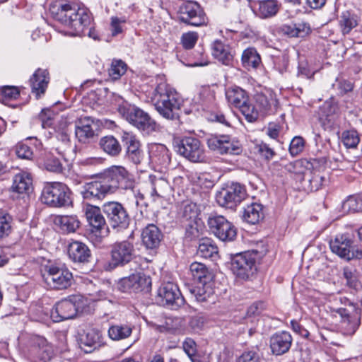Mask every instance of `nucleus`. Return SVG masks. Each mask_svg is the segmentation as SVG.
Returning <instances> with one entry per match:
<instances>
[{"mask_svg":"<svg viewBox=\"0 0 362 362\" xmlns=\"http://www.w3.org/2000/svg\"><path fill=\"white\" fill-rule=\"evenodd\" d=\"M49 12L54 19L62 24L71 28L74 35H85L88 29V35L95 39L92 35L90 25L91 18L89 12L84 8H76L70 4L55 1L50 4Z\"/></svg>","mask_w":362,"mask_h":362,"instance_id":"1","label":"nucleus"},{"mask_svg":"<svg viewBox=\"0 0 362 362\" xmlns=\"http://www.w3.org/2000/svg\"><path fill=\"white\" fill-rule=\"evenodd\" d=\"M151 100L155 109L163 118L179 119L183 100L178 93L165 81H161L153 90Z\"/></svg>","mask_w":362,"mask_h":362,"instance_id":"2","label":"nucleus"},{"mask_svg":"<svg viewBox=\"0 0 362 362\" xmlns=\"http://www.w3.org/2000/svg\"><path fill=\"white\" fill-rule=\"evenodd\" d=\"M119 114L139 131L149 134L156 131V123L150 115L141 108L128 103L118 106Z\"/></svg>","mask_w":362,"mask_h":362,"instance_id":"3","label":"nucleus"},{"mask_svg":"<svg viewBox=\"0 0 362 362\" xmlns=\"http://www.w3.org/2000/svg\"><path fill=\"white\" fill-rule=\"evenodd\" d=\"M117 191L114 182L105 170L95 180L86 183L82 187L81 194L83 199L103 200L106 196Z\"/></svg>","mask_w":362,"mask_h":362,"instance_id":"4","label":"nucleus"},{"mask_svg":"<svg viewBox=\"0 0 362 362\" xmlns=\"http://www.w3.org/2000/svg\"><path fill=\"white\" fill-rule=\"evenodd\" d=\"M41 201L52 207H65L71 204V192L64 183L47 182L42 191Z\"/></svg>","mask_w":362,"mask_h":362,"instance_id":"5","label":"nucleus"},{"mask_svg":"<svg viewBox=\"0 0 362 362\" xmlns=\"http://www.w3.org/2000/svg\"><path fill=\"white\" fill-rule=\"evenodd\" d=\"M43 277L47 286L56 290L69 288L74 280L72 273L62 262H55L47 266Z\"/></svg>","mask_w":362,"mask_h":362,"instance_id":"6","label":"nucleus"},{"mask_svg":"<svg viewBox=\"0 0 362 362\" xmlns=\"http://www.w3.org/2000/svg\"><path fill=\"white\" fill-rule=\"evenodd\" d=\"M175 151L192 163H202L206 160L205 148L195 137L185 136L174 143Z\"/></svg>","mask_w":362,"mask_h":362,"instance_id":"7","label":"nucleus"},{"mask_svg":"<svg viewBox=\"0 0 362 362\" xmlns=\"http://www.w3.org/2000/svg\"><path fill=\"white\" fill-rule=\"evenodd\" d=\"M83 305L81 296H71L56 303L51 311V318L54 322L72 319L83 311Z\"/></svg>","mask_w":362,"mask_h":362,"instance_id":"8","label":"nucleus"},{"mask_svg":"<svg viewBox=\"0 0 362 362\" xmlns=\"http://www.w3.org/2000/svg\"><path fill=\"white\" fill-rule=\"evenodd\" d=\"M226 97L228 103L238 108L248 122H252L257 119V111L250 103L245 90L238 86L230 88L226 91Z\"/></svg>","mask_w":362,"mask_h":362,"instance_id":"9","label":"nucleus"},{"mask_svg":"<svg viewBox=\"0 0 362 362\" xmlns=\"http://www.w3.org/2000/svg\"><path fill=\"white\" fill-rule=\"evenodd\" d=\"M180 21L192 26H202L207 23V17L200 5L192 1L182 4L177 11Z\"/></svg>","mask_w":362,"mask_h":362,"instance_id":"10","label":"nucleus"},{"mask_svg":"<svg viewBox=\"0 0 362 362\" xmlns=\"http://www.w3.org/2000/svg\"><path fill=\"white\" fill-rule=\"evenodd\" d=\"M102 211L113 228L122 230L129 226L130 218L121 203L115 201L105 202L102 205Z\"/></svg>","mask_w":362,"mask_h":362,"instance_id":"11","label":"nucleus"},{"mask_svg":"<svg viewBox=\"0 0 362 362\" xmlns=\"http://www.w3.org/2000/svg\"><path fill=\"white\" fill-rule=\"evenodd\" d=\"M83 209L86 220L91 227V234L100 241L101 238L107 236L108 233V227L105 218L101 214L102 207L100 208L86 203L83 204Z\"/></svg>","mask_w":362,"mask_h":362,"instance_id":"12","label":"nucleus"},{"mask_svg":"<svg viewBox=\"0 0 362 362\" xmlns=\"http://www.w3.org/2000/svg\"><path fill=\"white\" fill-rule=\"evenodd\" d=\"M206 143L209 149L220 154L238 155L242 152L240 143L227 134H212Z\"/></svg>","mask_w":362,"mask_h":362,"instance_id":"13","label":"nucleus"},{"mask_svg":"<svg viewBox=\"0 0 362 362\" xmlns=\"http://www.w3.org/2000/svg\"><path fill=\"white\" fill-rule=\"evenodd\" d=\"M151 287V279L144 272H136L122 278L117 283V288L124 293L148 292Z\"/></svg>","mask_w":362,"mask_h":362,"instance_id":"14","label":"nucleus"},{"mask_svg":"<svg viewBox=\"0 0 362 362\" xmlns=\"http://www.w3.org/2000/svg\"><path fill=\"white\" fill-rule=\"evenodd\" d=\"M207 223L210 231L222 241H232L236 237V228L223 216L211 214Z\"/></svg>","mask_w":362,"mask_h":362,"instance_id":"15","label":"nucleus"},{"mask_svg":"<svg viewBox=\"0 0 362 362\" xmlns=\"http://www.w3.org/2000/svg\"><path fill=\"white\" fill-rule=\"evenodd\" d=\"M256 255V252L250 251L236 255L232 259L233 272L239 278L248 279L257 270Z\"/></svg>","mask_w":362,"mask_h":362,"instance_id":"16","label":"nucleus"},{"mask_svg":"<svg viewBox=\"0 0 362 362\" xmlns=\"http://www.w3.org/2000/svg\"><path fill=\"white\" fill-rule=\"evenodd\" d=\"M245 196V187L238 182H233L218 192L216 199L220 206L233 209L240 204Z\"/></svg>","mask_w":362,"mask_h":362,"instance_id":"17","label":"nucleus"},{"mask_svg":"<svg viewBox=\"0 0 362 362\" xmlns=\"http://www.w3.org/2000/svg\"><path fill=\"white\" fill-rule=\"evenodd\" d=\"M156 300L160 305L173 310L177 309L185 303L177 286L170 282L159 288Z\"/></svg>","mask_w":362,"mask_h":362,"instance_id":"18","label":"nucleus"},{"mask_svg":"<svg viewBox=\"0 0 362 362\" xmlns=\"http://www.w3.org/2000/svg\"><path fill=\"white\" fill-rule=\"evenodd\" d=\"M29 343V353L35 362H48L53 357V346L44 337L32 336Z\"/></svg>","mask_w":362,"mask_h":362,"instance_id":"19","label":"nucleus"},{"mask_svg":"<svg viewBox=\"0 0 362 362\" xmlns=\"http://www.w3.org/2000/svg\"><path fill=\"white\" fill-rule=\"evenodd\" d=\"M135 257V250L133 243L128 240L115 243L111 250V269L124 266L130 262Z\"/></svg>","mask_w":362,"mask_h":362,"instance_id":"20","label":"nucleus"},{"mask_svg":"<svg viewBox=\"0 0 362 362\" xmlns=\"http://www.w3.org/2000/svg\"><path fill=\"white\" fill-rule=\"evenodd\" d=\"M329 247L334 253L348 260L362 257L361 251L356 250V254H355L352 241L345 234L337 235L333 240L329 241Z\"/></svg>","mask_w":362,"mask_h":362,"instance_id":"21","label":"nucleus"},{"mask_svg":"<svg viewBox=\"0 0 362 362\" xmlns=\"http://www.w3.org/2000/svg\"><path fill=\"white\" fill-rule=\"evenodd\" d=\"M106 172L111 177L117 190L129 189L134 187V180L129 171L122 165H112Z\"/></svg>","mask_w":362,"mask_h":362,"instance_id":"22","label":"nucleus"},{"mask_svg":"<svg viewBox=\"0 0 362 362\" xmlns=\"http://www.w3.org/2000/svg\"><path fill=\"white\" fill-rule=\"evenodd\" d=\"M122 141L127 149V156L134 164H139L142 160L140 142L132 132H123Z\"/></svg>","mask_w":362,"mask_h":362,"instance_id":"23","label":"nucleus"},{"mask_svg":"<svg viewBox=\"0 0 362 362\" xmlns=\"http://www.w3.org/2000/svg\"><path fill=\"white\" fill-rule=\"evenodd\" d=\"M32 93L37 99L43 95L49 82V72L47 69H37L30 78Z\"/></svg>","mask_w":362,"mask_h":362,"instance_id":"24","label":"nucleus"},{"mask_svg":"<svg viewBox=\"0 0 362 362\" xmlns=\"http://www.w3.org/2000/svg\"><path fill=\"white\" fill-rule=\"evenodd\" d=\"M332 315L335 318H339L340 328L344 334H353L359 325V321L356 317L350 316L345 308L333 309Z\"/></svg>","mask_w":362,"mask_h":362,"instance_id":"25","label":"nucleus"},{"mask_svg":"<svg viewBox=\"0 0 362 362\" xmlns=\"http://www.w3.org/2000/svg\"><path fill=\"white\" fill-rule=\"evenodd\" d=\"M67 250L69 258L74 262H88L91 255L88 247L85 243L77 240L70 242Z\"/></svg>","mask_w":362,"mask_h":362,"instance_id":"26","label":"nucleus"},{"mask_svg":"<svg viewBox=\"0 0 362 362\" xmlns=\"http://www.w3.org/2000/svg\"><path fill=\"white\" fill-rule=\"evenodd\" d=\"M292 340V337L288 332L276 333L270 339L272 352L276 356L286 353L291 346Z\"/></svg>","mask_w":362,"mask_h":362,"instance_id":"27","label":"nucleus"},{"mask_svg":"<svg viewBox=\"0 0 362 362\" xmlns=\"http://www.w3.org/2000/svg\"><path fill=\"white\" fill-rule=\"evenodd\" d=\"M149 158L151 162L163 168H166L170 161L168 149L163 144H152L149 146Z\"/></svg>","mask_w":362,"mask_h":362,"instance_id":"28","label":"nucleus"},{"mask_svg":"<svg viewBox=\"0 0 362 362\" xmlns=\"http://www.w3.org/2000/svg\"><path fill=\"white\" fill-rule=\"evenodd\" d=\"M150 195L153 201L159 198H163L171 192V187L168 181L162 177L156 175H150Z\"/></svg>","mask_w":362,"mask_h":362,"instance_id":"29","label":"nucleus"},{"mask_svg":"<svg viewBox=\"0 0 362 362\" xmlns=\"http://www.w3.org/2000/svg\"><path fill=\"white\" fill-rule=\"evenodd\" d=\"M360 18L354 12L346 10L338 17V26L343 35L349 34L358 25Z\"/></svg>","mask_w":362,"mask_h":362,"instance_id":"30","label":"nucleus"},{"mask_svg":"<svg viewBox=\"0 0 362 362\" xmlns=\"http://www.w3.org/2000/svg\"><path fill=\"white\" fill-rule=\"evenodd\" d=\"M13 192L18 194H29L33 190V179L26 172H21L14 175L11 185Z\"/></svg>","mask_w":362,"mask_h":362,"instance_id":"31","label":"nucleus"},{"mask_svg":"<svg viewBox=\"0 0 362 362\" xmlns=\"http://www.w3.org/2000/svg\"><path fill=\"white\" fill-rule=\"evenodd\" d=\"M310 30V25L304 22L284 24L279 28V32L288 37H303L308 35Z\"/></svg>","mask_w":362,"mask_h":362,"instance_id":"32","label":"nucleus"},{"mask_svg":"<svg viewBox=\"0 0 362 362\" xmlns=\"http://www.w3.org/2000/svg\"><path fill=\"white\" fill-rule=\"evenodd\" d=\"M94 122L90 117L81 119L75 129V134L80 142L86 143L95 135V131L93 128Z\"/></svg>","mask_w":362,"mask_h":362,"instance_id":"33","label":"nucleus"},{"mask_svg":"<svg viewBox=\"0 0 362 362\" xmlns=\"http://www.w3.org/2000/svg\"><path fill=\"white\" fill-rule=\"evenodd\" d=\"M161 232L158 228L153 224L147 226L141 233L142 242L146 248L148 249L158 247L161 240Z\"/></svg>","mask_w":362,"mask_h":362,"instance_id":"34","label":"nucleus"},{"mask_svg":"<svg viewBox=\"0 0 362 362\" xmlns=\"http://www.w3.org/2000/svg\"><path fill=\"white\" fill-rule=\"evenodd\" d=\"M213 285L212 280L197 283L196 286L191 290V292L199 302L210 301L211 300L214 301V289Z\"/></svg>","mask_w":362,"mask_h":362,"instance_id":"35","label":"nucleus"},{"mask_svg":"<svg viewBox=\"0 0 362 362\" xmlns=\"http://www.w3.org/2000/svg\"><path fill=\"white\" fill-rule=\"evenodd\" d=\"M213 56L225 65H229L233 59V54L228 45L221 40H215L211 45Z\"/></svg>","mask_w":362,"mask_h":362,"instance_id":"36","label":"nucleus"},{"mask_svg":"<svg viewBox=\"0 0 362 362\" xmlns=\"http://www.w3.org/2000/svg\"><path fill=\"white\" fill-rule=\"evenodd\" d=\"M264 218L263 206L260 204L252 203L244 208L243 218L250 224L258 223Z\"/></svg>","mask_w":362,"mask_h":362,"instance_id":"37","label":"nucleus"},{"mask_svg":"<svg viewBox=\"0 0 362 362\" xmlns=\"http://www.w3.org/2000/svg\"><path fill=\"white\" fill-rule=\"evenodd\" d=\"M59 139L63 141V146H59L56 148L58 153L62 156V158L66 162H69L70 160V153L72 152V147L69 144V136L68 134V123L67 122H64L63 127H59V134L58 136Z\"/></svg>","mask_w":362,"mask_h":362,"instance_id":"38","label":"nucleus"},{"mask_svg":"<svg viewBox=\"0 0 362 362\" xmlns=\"http://www.w3.org/2000/svg\"><path fill=\"white\" fill-rule=\"evenodd\" d=\"M101 345L100 335L97 331L92 329L88 331L81 339V348L86 353H90L99 348Z\"/></svg>","mask_w":362,"mask_h":362,"instance_id":"39","label":"nucleus"},{"mask_svg":"<svg viewBox=\"0 0 362 362\" xmlns=\"http://www.w3.org/2000/svg\"><path fill=\"white\" fill-rule=\"evenodd\" d=\"M54 223L64 233H74L80 226V221L74 216H56Z\"/></svg>","mask_w":362,"mask_h":362,"instance_id":"40","label":"nucleus"},{"mask_svg":"<svg viewBox=\"0 0 362 362\" xmlns=\"http://www.w3.org/2000/svg\"><path fill=\"white\" fill-rule=\"evenodd\" d=\"M258 4V13L262 18H268L276 16L281 6L277 0H262L259 1Z\"/></svg>","mask_w":362,"mask_h":362,"instance_id":"41","label":"nucleus"},{"mask_svg":"<svg viewBox=\"0 0 362 362\" xmlns=\"http://www.w3.org/2000/svg\"><path fill=\"white\" fill-rule=\"evenodd\" d=\"M190 273L196 283L212 280V275L206 267L199 262H193L189 267Z\"/></svg>","mask_w":362,"mask_h":362,"instance_id":"42","label":"nucleus"},{"mask_svg":"<svg viewBox=\"0 0 362 362\" xmlns=\"http://www.w3.org/2000/svg\"><path fill=\"white\" fill-rule=\"evenodd\" d=\"M241 61L245 69H256L261 63V57L255 48L248 47L243 51Z\"/></svg>","mask_w":362,"mask_h":362,"instance_id":"43","label":"nucleus"},{"mask_svg":"<svg viewBox=\"0 0 362 362\" xmlns=\"http://www.w3.org/2000/svg\"><path fill=\"white\" fill-rule=\"evenodd\" d=\"M99 144L106 153L112 156L119 155L122 150L119 141L113 136H106L101 138Z\"/></svg>","mask_w":362,"mask_h":362,"instance_id":"44","label":"nucleus"},{"mask_svg":"<svg viewBox=\"0 0 362 362\" xmlns=\"http://www.w3.org/2000/svg\"><path fill=\"white\" fill-rule=\"evenodd\" d=\"M108 336L114 341H119L128 338L132 333V328L127 325H115L108 329Z\"/></svg>","mask_w":362,"mask_h":362,"instance_id":"45","label":"nucleus"},{"mask_svg":"<svg viewBox=\"0 0 362 362\" xmlns=\"http://www.w3.org/2000/svg\"><path fill=\"white\" fill-rule=\"evenodd\" d=\"M197 254L204 258H211L218 255V247L211 239L203 238L199 243Z\"/></svg>","mask_w":362,"mask_h":362,"instance_id":"46","label":"nucleus"},{"mask_svg":"<svg viewBox=\"0 0 362 362\" xmlns=\"http://www.w3.org/2000/svg\"><path fill=\"white\" fill-rule=\"evenodd\" d=\"M185 227L186 238L192 240L198 238L202 233L204 224L201 218L183 222Z\"/></svg>","mask_w":362,"mask_h":362,"instance_id":"47","label":"nucleus"},{"mask_svg":"<svg viewBox=\"0 0 362 362\" xmlns=\"http://www.w3.org/2000/svg\"><path fill=\"white\" fill-rule=\"evenodd\" d=\"M127 69V65L121 59H114L110 68L108 69V75L110 79L116 81L123 76Z\"/></svg>","mask_w":362,"mask_h":362,"instance_id":"48","label":"nucleus"},{"mask_svg":"<svg viewBox=\"0 0 362 362\" xmlns=\"http://www.w3.org/2000/svg\"><path fill=\"white\" fill-rule=\"evenodd\" d=\"M344 213L358 212L362 211V197L359 196L349 197L341 205Z\"/></svg>","mask_w":362,"mask_h":362,"instance_id":"49","label":"nucleus"},{"mask_svg":"<svg viewBox=\"0 0 362 362\" xmlns=\"http://www.w3.org/2000/svg\"><path fill=\"white\" fill-rule=\"evenodd\" d=\"M180 216L182 222L190 220H197L198 217V209L196 204L192 202H185L180 209Z\"/></svg>","mask_w":362,"mask_h":362,"instance_id":"50","label":"nucleus"},{"mask_svg":"<svg viewBox=\"0 0 362 362\" xmlns=\"http://www.w3.org/2000/svg\"><path fill=\"white\" fill-rule=\"evenodd\" d=\"M329 107V105L325 104L320 110L319 112V121L321 124L322 127L325 130H331L332 129L334 121L335 116L332 114H325V110Z\"/></svg>","mask_w":362,"mask_h":362,"instance_id":"51","label":"nucleus"},{"mask_svg":"<svg viewBox=\"0 0 362 362\" xmlns=\"http://www.w3.org/2000/svg\"><path fill=\"white\" fill-rule=\"evenodd\" d=\"M20 92L17 87L6 86L0 88V103L7 104L18 98Z\"/></svg>","mask_w":362,"mask_h":362,"instance_id":"52","label":"nucleus"},{"mask_svg":"<svg viewBox=\"0 0 362 362\" xmlns=\"http://www.w3.org/2000/svg\"><path fill=\"white\" fill-rule=\"evenodd\" d=\"M341 141L347 148H355L360 141V137L356 130H347L342 133Z\"/></svg>","mask_w":362,"mask_h":362,"instance_id":"53","label":"nucleus"},{"mask_svg":"<svg viewBox=\"0 0 362 362\" xmlns=\"http://www.w3.org/2000/svg\"><path fill=\"white\" fill-rule=\"evenodd\" d=\"M12 217L5 211H0V240L11 232Z\"/></svg>","mask_w":362,"mask_h":362,"instance_id":"54","label":"nucleus"},{"mask_svg":"<svg viewBox=\"0 0 362 362\" xmlns=\"http://www.w3.org/2000/svg\"><path fill=\"white\" fill-rule=\"evenodd\" d=\"M214 100V92L209 87H204L199 90L198 96L196 98V102L208 107V105L211 104Z\"/></svg>","mask_w":362,"mask_h":362,"instance_id":"55","label":"nucleus"},{"mask_svg":"<svg viewBox=\"0 0 362 362\" xmlns=\"http://www.w3.org/2000/svg\"><path fill=\"white\" fill-rule=\"evenodd\" d=\"M236 362H262V356L258 349L248 350L244 351Z\"/></svg>","mask_w":362,"mask_h":362,"instance_id":"56","label":"nucleus"},{"mask_svg":"<svg viewBox=\"0 0 362 362\" xmlns=\"http://www.w3.org/2000/svg\"><path fill=\"white\" fill-rule=\"evenodd\" d=\"M184 351L187 354L192 362H196L197 344L192 338H187L182 344Z\"/></svg>","mask_w":362,"mask_h":362,"instance_id":"57","label":"nucleus"},{"mask_svg":"<svg viewBox=\"0 0 362 362\" xmlns=\"http://www.w3.org/2000/svg\"><path fill=\"white\" fill-rule=\"evenodd\" d=\"M110 31L112 36H116L123 32V25L127 22L125 17L112 16L110 18Z\"/></svg>","mask_w":362,"mask_h":362,"instance_id":"58","label":"nucleus"},{"mask_svg":"<svg viewBox=\"0 0 362 362\" xmlns=\"http://www.w3.org/2000/svg\"><path fill=\"white\" fill-rule=\"evenodd\" d=\"M198 34L196 32L183 33L181 37L182 46L185 49H192L198 40Z\"/></svg>","mask_w":362,"mask_h":362,"instance_id":"59","label":"nucleus"},{"mask_svg":"<svg viewBox=\"0 0 362 362\" xmlns=\"http://www.w3.org/2000/svg\"><path fill=\"white\" fill-rule=\"evenodd\" d=\"M304 148V140L300 136H295L291 141L289 152L292 156H296L303 151Z\"/></svg>","mask_w":362,"mask_h":362,"instance_id":"60","label":"nucleus"},{"mask_svg":"<svg viewBox=\"0 0 362 362\" xmlns=\"http://www.w3.org/2000/svg\"><path fill=\"white\" fill-rule=\"evenodd\" d=\"M16 153L18 158L30 160L33 153L30 146L23 143H18L16 146Z\"/></svg>","mask_w":362,"mask_h":362,"instance_id":"61","label":"nucleus"},{"mask_svg":"<svg viewBox=\"0 0 362 362\" xmlns=\"http://www.w3.org/2000/svg\"><path fill=\"white\" fill-rule=\"evenodd\" d=\"M45 168L53 173H62L63 166L59 160L57 158L51 157L47 158L45 162Z\"/></svg>","mask_w":362,"mask_h":362,"instance_id":"62","label":"nucleus"},{"mask_svg":"<svg viewBox=\"0 0 362 362\" xmlns=\"http://www.w3.org/2000/svg\"><path fill=\"white\" fill-rule=\"evenodd\" d=\"M334 86H336L340 95H344L352 91L354 87V83L346 79L337 80V83Z\"/></svg>","mask_w":362,"mask_h":362,"instance_id":"63","label":"nucleus"},{"mask_svg":"<svg viewBox=\"0 0 362 362\" xmlns=\"http://www.w3.org/2000/svg\"><path fill=\"white\" fill-rule=\"evenodd\" d=\"M344 277L346 280V284L350 287H356L357 284V275L356 270L352 268L345 267L343 272Z\"/></svg>","mask_w":362,"mask_h":362,"instance_id":"64","label":"nucleus"}]
</instances>
